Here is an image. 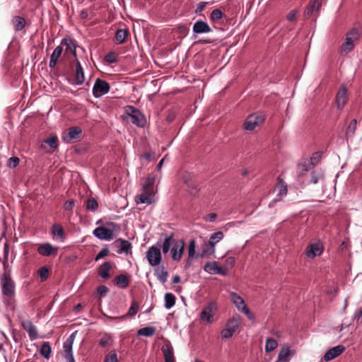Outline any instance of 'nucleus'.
<instances>
[{
	"label": "nucleus",
	"instance_id": "1",
	"mask_svg": "<svg viewBox=\"0 0 362 362\" xmlns=\"http://www.w3.org/2000/svg\"><path fill=\"white\" fill-rule=\"evenodd\" d=\"M361 30L359 28H353L346 34L345 42L340 47L341 54H347L352 51L355 47V42L358 41L361 35Z\"/></svg>",
	"mask_w": 362,
	"mask_h": 362
},
{
	"label": "nucleus",
	"instance_id": "2",
	"mask_svg": "<svg viewBox=\"0 0 362 362\" xmlns=\"http://www.w3.org/2000/svg\"><path fill=\"white\" fill-rule=\"evenodd\" d=\"M1 287L4 298L12 299L15 296V283L9 274L6 273L1 274Z\"/></svg>",
	"mask_w": 362,
	"mask_h": 362
},
{
	"label": "nucleus",
	"instance_id": "3",
	"mask_svg": "<svg viewBox=\"0 0 362 362\" xmlns=\"http://www.w3.org/2000/svg\"><path fill=\"white\" fill-rule=\"evenodd\" d=\"M126 114L130 117L131 122L139 127H144L146 123L144 115L136 107L133 106H127L125 107Z\"/></svg>",
	"mask_w": 362,
	"mask_h": 362
},
{
	"label": "nucleus",
	"instance_id": "4",
	"mask_svg": "<svg viewBox=\"0 0 362 362\" xmlns=\"http://www.w3.org/2000/svg\"><path fill=\"white\" fill-rule=\"evenodd\" d=\"M107 225L109 227H112V228H109L104 226H99L93 230L94 235L100 240H112L113 238V229L117 226V224L110 222L108 223Z\"/></svg>",
	"mask_w": 362,
	"mask_h": 362
},
{
	"label": "nucleus",
	"instance_id": "5",
	"mask_svg": "<svg viewBox=\"0 0 362 362\" xmlns=\"http://www.w3.org/2000/svg\"><path fill=\"white\" fill-rule=\"evenodd\" d=\"M216 310V303L214 301L209 302L201 312L200 318L207 323H211L214 320V314Z\"/></svg>",
	"mask_w": 362,
	"mask_h": 362
},
{
	"label": "nucleus",
	"instance_id": "6",
	"mask_svg": "<svg viewBox=\"0 0 362 362\" xmlns=\"http://www.w3.org/2000/svg\"><path fill=\"white\" fill-rule=\"evenodd\" d=\"M110 85L107 81L103 79L97 78L93 88V95L95 98H100L102 95L107 93L110 90Z\"/></svg>",
	"mask_w": 362,
	"mask_h": 362
},
{
	"label": "nucleus",
	"instance_id": "7",
	"mask_svg": "<svg viewBox=\"0 0 362 362\" xmlns=\"http://www.w3.org/2000/svg\"><path fill=\"white\" fill-rule=\"evenodd\" d=\"M146 258L151 266H157L161 261L160 250L156 246H151L146 252Z\"/></svg>",
	"mask_w": 362,
	"mask_h": 362
},
{
	"label": "nucleus",
	"instance_id": "8",
	"mask_svg": "<svg viewBox=\"0 0 362 362\" xmlns=\"http://www.w3.org/2000/svg\"><path fill=\"white\" fill-rule=\"evenodd\" d=\"M154 197L155 194L153 189H146L142 188L141 193L136 195L134 200L136 204H151L155 201Z\"/></svg>",
	"mask_w": 362,
	"mask_h": 362
},
{
	"label": "nucleus",
	"instance_id": "9",
	"mask_svg": "<svg viewBox=\"0 0 362 362\" xmlns=\"http://www.w3.org/2000/svg\"><path fill=\"white\" fill-rule=\"evenodd\" d=\"M264 117L262 115H251L246 119L244 123V129L247 131H252L256 127L262 124Z\"/></svg>",
	"mask_w": 362,
	"mask_h": 362
},
{
	"label": "nucleus",
	"instance_id": "10",
	"mask_svg": "<svg viewBox=\"0 0 362 362\" xmlns=\"http://www.w3.org/2000/svg\"><path fill=\"white\" fill-rule=\"evenodd\" d=\"M58 146L59 140L57 136L52 135L42 142L40 148L46 152L52 153L57 148Z\"/></svg>",
	"mask_w": 362,
	"mask_h": 362
},
{
	"label": "nucleus",
	"instance_id": "11",
	"mask_svg": "<svg viewBox=\"0 0 362 362\" xmlns=\"http://www.w3.org/2000/svg\"><path fill=\"white\" fill-rule=\"evenodd\" d=\"M185 243L183 240H177L171 248L172 258L175 261H180L185 250Z\"/></svg>",
	"mask_w": 362,
	"mask_h": 362
},
{
	"label": "nucleus",
	"instance_id": "12",
	"mask_svg": "<svg viewBox=\"0 0 362 362\" xmlns=\"http://www.w3.org/2000/svg\"><path fill=\"white\" fill-rule=\"evenodd\" d=\"M74 339V334H71L63 345L64 351L65 352L64 357L68 362H75L72 352Z\"/></svg>",
	"mask_w": 362,
	"mask_h": 362
},
{
	"label": "nucleus",
	"instance_id": "13",
	"mask_svg": "<svg viewBox=\"0 0 362 362\" xmlns=\"http://www.w3.org/2000/svg\"><path fill=\"white\" fill-rule=\"evenodd\" d=\"M81 132V129L78 127H70L66 133H64L63 139L64 141L70 143L73 140L78 139Z\"/></svg>",
	"mask_w": 362,
	"mask_h": 362
},
{
	"label": "nucleus",
	"instance_id": "14",
	"mask_svg": "<svg viewBox=\"0 0 362 362\" xmlns=\"http://www.w3.org/2000/svg\"><path fill=\"white\" fill-rule=\"evenodd\" d=\"M320 7V3L318 0L310 1L305 11V17L308 18H310L313 16L316 17V13H318Z\"/></svg>",
	"mask_w": 362,
	"mask_h": 362
},
{
	"label": "nucleus",
	"instance_id": "15",
	"mask_svg": "<svg viewBox=\"0 0 362 362\" xmlns=\"http://www.w3.org/2000/svg\"><path fill=\"white\" fill-rule=\"evenodd\" d=\"M345 347L342 345H339L329 349L324 356V360L325 361H329L338 356H339L344 351Z\"/></svg>",
	"mask_w": 362,
	"mask_h": 362
},
{
	"label": "nucleus",
	"instance_id": "16",
	"mask_svg": "<svg viewBox=\"0 0 362 362\" xmlns=\"http://www.w3.org/2000/svg\"><path fill=\"white\" fill-rule=\"evenodd\" d=\"M84 72L81 64L78 59H76V70L73 83L76 85H81L84 82Z\"/></svg>",
	"mask_w": 362,
	"mask_h": 362
},
{
	"label": "nucleus",
	"instance_id": "17",
	"mask_svg": "<svg viewBox=\"0 0 362 362\" xmlns=\"http://www.w3.org/2000/svg\"><path fill=\"white\" fill-rule=\"evenodd\" d=\"M348 100L346 88L341 86L337 92L336 96V103L339 109H342Z\"/></svg>",
	"mask_w": 362,
	"mask_h": 362
},
{
	"label": "nucleus",
	"instance_id": "18",
	"mask_svg": "<svg viewBox=\"0 0 362 362\" xmlns=\"http://www.w3.org/2000/svg\"><path fill=\"white\" fill-rule=\"evenodd\" d=\"M38 252L43 256L56 255L57 253V248L53 247L49 243H45L40 245L37 249Z\"/></svg>",
	"mask_w": 362,
	"mask_h": 362
},
{
	"label": "nucleus",
	"instance_id": "19",
	"mask_svg": "<svg viewBox=\"0 0 362 362\" xmlns=\"http://www.w3.org/2000/svg\"><path fill=\"white\" fill-rule=\"evenodd\" d=\"M211 31L210 26L202 21H197L193 25V32L197 34L208 33Z\"/></svg>",
	"mask_w": 362,
	"mask_h": 362
},
{
	"label": "nucleus",
	"instance_id": "20",
	"mask_svg": "<svg viewBox=\"0 0 362 362\" xmlns=\"http://www.w3.org/2000/svg\"><path fill=\"white\" fill-rule=\"evenodd\" d=\"M322 251V248L320 243L311 244L307 248L306 255L309 258H314L316 256L320 255Z\"/></svg>",
	"mask_w": 362,
	"mask_h": 362
},
{
	"label": "nucleus",
	"instance_id": "21",
	"mask_svg": "<svg viewBox=\"0 0 362 362\" xmlns=\"http://www.w3.org/2000/svg\"><path fill=\"white\" fill-rule=\"evenodd\" d=\"M130 282V276L127 274H119L114 280V284L120 288H126Z\"/></svg>",
	"mask_w": 362,
	"mask_h": 362
},
{
	"label": "nucleus",
	"instance_id": "22",
	"mask_svg": "<svg viewBox=\"0 0 362 362\" xmlns=\"http://www.w3.org/2000/svg\"><path fill=\"white\" fill-rule=\"evenodd\" d=\"M112 268V264L110 262H104L98 269V275L102 279H108L110 276V271Z\"/></svg>",
	"mask_w": 362,
	"mask_h": 362
},
{
	"label": "nucleus",
	"instance_id": "23",
	"mask_svg": "<svg viewBox=\"0 0 362 362\" xmlns=\"http://www.w3.org/2000/svg\"><path fill=\"white\" fill-rule=\"evenodd\" d=\"M62 51H63V47L62 45L57 46L54 49L52 54H51L50 60H49V66L50 68L55 67L59 58L62 55Z\"/></svg>",
	"mask_w": 362,
	"mask_h": 362
},
{
	"label": "nucleus",
	"instance_id": "24",
	"mask_svg": "<svg viewBox=\"0 0 362 362\" xmlns=\"http://www.w3.org/2000/svg\"><path fill=\"white\" fill-rule=\"evenodd\" d=\"M61 45L66 47V52H70L75 57H76V45L74 40L65 37L62 40Z\"/></svg>",
	"mask_w": 362,
	"mask_h": 362
},
{
	"label": "nucleus",
	"instance_id": "25",
	"mask_svg": "<svg viewBox=\"0 0 362 362\" xmlns=\"http://www.w3.org/2000/svg\"><path fill=\"white\" fill-rule=\"evenodd\" d=\"M177 240L174 239L173 238V233H171L170 235H168L165 238L163 244L161 245L162 250L164 254H167L170 250V247L174 245V243H175Z\"/></svg>",
	"mask_w": 362,
	"mask_h": 362
},
{
	"label": "nucleus",
	"instance_id": "26",
	"mask_svg": "<svg viewBox=\"0 0 362 362\" xmlns=\"http://www.w3.org/2000/svg\"><path fill=\"white\" fill-rule=\"evenodd\" d=\"M24 329L28 332L29 337L32 341L37 339L38 333L37 328L31 322L24 323Z\"/></svg>",
	"mask_w": 362,
	"mask_h": 362
},
{
	"label": "nucleus",
	"instance_id": "27",
	"mask_svg": "<svg viewBox=\"0 0 362 362\" xmlns=\"http://www.w3.org/2000/svg\"><path fill=\"white\" fill-rule=\"evenodd\" d=\"M119 242L120 243V247L118 250L117 253L121 254L122 252H125L126 254H128L132 249L131 243L128 240L121 238H119L115 241V243Z\"/></svg>",
	"mask_w": 362,
	"mask_h": 362
},
{
	"label": "nucleus",
	"instance_id": "28",
	"mask_svg": "<svg viewBox=\"0 0 362 362\" xmlns=\"http://www.w3.org/2000/svg\"><path fill=\"white\" fill-rule=\"evenodd\" d=\"M240 317L239 316L233 317L228 320L226 327L233 332H235L240 325Z\"/></svg>",
	"mask_w": 362,
	"mask_h": 362
},
{
	"label": "nucleus",
	"instance_id": "29",
	"mask_svg": "<svg viewBox=\"0 0 362 362\" xmlns=\"http://www.w3.org/2000/svg\"><path fill=\"white\" fill-rule=\"evenodd\" d=\"M196 252V242L194 240H191L188 247V258L185 267H189L191 264L192 259L194 257Z\"/></svg>",
	"mask_w": 362,
	"mask_h": 362
},
{
	"label": "nucleus",
	"instance_id": "30",
	"mask_svg": "<svg viewBox=\"0 0 362 362\" xmlns=\"http://www.w3.org/2000/svg\"><path fill=\"white\" fill-rule=\"evenodd\" d=\"M52 233L54 237L64 240L65 238L64 230L63 227L59 224H54L52 228Z\"/></svg>",
	"mask_w": 362,
	"mask_h": 362
},
{
	"label": "nucleus",
	"instance_id": "31",
	"mask_svg": "<svg viewBox=\"0 0 362 362\" xmlns=\"http://www.w3.org/2000/svg\"><path fill=\"white\" fill-rule=\"evenodd\" d=\"M155 275L157 279L161 282L165 283L167 281L168 276V272L165 269L163 266L158 267L155 272Z\"/></svg>",
	"mask_w": 362,
	"mask_h": 362
},
{
	"label": "nucleus",
	"instance_id": "32",
	"mask_svg": "<svg viewBox=\"0 0 362 362\" xmlns=\"http://www.w3.org/2000/svg\"><path fill=\"white\" fill-rule=\"evenodd\" d=\"M325 178L324 172L322 170H313L311 174L310 182L313 184H317L322 182Z\"/></svg>",
	"mask_w": 362,
	"mask_h": 362
},
{
	"label": "nucleus",
	"instance_id": "33",
	"mask_svg": "<svg viewBox=\"0 0 362 362\" xmlns=\"http://www.w3.org/2000/svg\"><path fill=\"white\" fill-rule=\"evenodd\" d=\"M275 189L278 191L279 196H285L288 192L287 185L285 182H284L282 179L279 177L278 182L276 185Z\"/></svg>",
	"mask_w": 362,
	"mask_h": 362
},
{
	"label": "nucleus",
	"instance_id": "34",
	"mask_svg": "<svg viewBox=\"0 0 362 362\" xmlns=\"http://www.w3.org/2000/svg\"><path fill=\"white\" fill-rule=\"evenodd\" d=\"M230 298L238 310L240 311L243 305H245L243 298L234 292L230 293Z\"/></svg>",
	"mask_w": 362,
	"mask_h": 362
},
{
	"label": "nucleus",
	"instance_id": "35",
	"mask_svg": "<svg viewBox=\"0 0 362 362\" xmlns=\"http://www.w3.org/2000/svg\"><path fill=\"white\" fill-rule=\"evenodd\" d=\"M129 31L127 29H119L116 32L115 39L119 44H122L126 41Z\"/></svg>",
	"mask_w": 362,
	"mask_h": 362
},
{
	"label": "nucleus",
	"instance_id": "36",
	"mask_svg": "<svg viewBox=\"0 0 362 362\" xmlns=\"http://www.w3.org/2000/svg\"><path fill=\"white\" fill-rule=\"evenodd\" d=\"M176 298L171 293H166L165 294V307L167 309H170L175 304Z\"/></svg>",
	"mask_w": 362,
	"mask_h": 362
},
{
	"label": "nucleus",
	"instance_id": "37",
	"mask_svg": "<svg viewBox=\"0 0 362 362\" xmlns=\"http://www.w3.org/2000/svg\"><path fill=\"white\" fill-rule=\"evenodd\" d=\"M156 328L153 327H146L138 330L137 334L145 337H152L156 332Z\"/></svg>",
	"mask_w": 362,
	"mask_h": 362
},
{
	"label": "nucleus",
	"instance_id": "38",
	"mask_svg": "<svg viewBox=\"0 0 362 362\" xmlns=\"http://www.w3.org/2000/svg\"><path fill=\"white\" fill-rule=\"evenodd\" d=\"M223 238V233L221 231H217L214 233H213L209 240V242L210 243L211 247H213V245L215 246V245L218 243L220 240H221Z\"/></svg>",
	"mask_w": 362,
	"mask_h": 362
},
{
	"label": "nucleus",
	"instance_id": "39",
	"mask_svg": "<svg viewBox=\"0 0 362 362\" xmlns=\"http://www.w3.org/2000/svg\"><path fill=\"white\" fill-rule=\"evenodd\" d=\"M51 346L49 342H44L40 349V354L45 358L48 359L50 357L51 354Z\"/></svg>",
	"mask_w": 362,
	"mask_h": 362
},
{
	"label": "nucleus",
	"instance_id": "40",
	"mask_svg": "<svg viewBox=\"0 0 362 362\" xmlns=\"http://www.w3.org/2000/svg\"><path fill=\"white\" fill-rule=\"evenodd\" d=\"M214 252L215 246L213 245V247H211L210 243L208 241V243H205V245H204L200 255L201 257L211 255L214 254Z\"/></svg>",
	"mask_w": 362,
	"mask_h": 362
},
{
	"label": "nucleus",
	"instance_id": "41",
	"mask_svg": "<svg viewBox=\"0 0 362 362\" xmlns=\"http://www.w3.org/2000/svg\"><path fill=\"white\" fill-rule=\"evenodd\" d=\"M277 341L272 339L268 338L266 340L265 351L266 352H271L277 347Z\"/></svg>",
	"mask_w": 362,
	"mask_h": 362
},
{
	"label": "nucleus",
	"instance_id": "42",
	"mask_svg": "<svg viewBox=\"0 0 362 362\" xmlns=\"http://www.w3.org/2000/svg\"><path fill=\"white\" fill-rule=\"evenodd\" d=\"M223 13L221 10L216 8L214 9L210 16V19L214 22H217L223 18Z\"/></svg>",
	"mask_w": 362,
	"mask_h": 362
},
{
	"label": "nucleus",
	"instance_id": "43",
	"mask_svg": "<svg viewBox=\"0 0 362 362\" xmlns=\"http://www.w3.org/2000/svg\"><path fill=\"white\" fill-rule=\"evenodd\" d=\"M218 263L216 262H209L204 265V270L210 274H214L216 270Z\"/></svg>",
	"mask_w": 362,
	"mask_h": 362
},
{
	"label": "nucleus",
	"instance_id": "44",
	"mask_svg": "<svg viewBox=\"0 0 362 362\" xmlns=\"http://www.w3.org/2000/svg\"><path fill=\"white\" fill-rule=\"evenodd\" d=\"M139 310V304L135 301L133 300L132 302L131 306L128 310V312L126 313L127 317H133L134 316Z\"/></svg>",
	"mask_w": 362,
	"mask_h": 362
},
{
	"label": "nucleus",
	"instance_id": "45",
	"mask_svg": "<svg viewBox=\"0 0 362 362\" xmlns=\"http://www.w3.org/2000/svg\"><path fill=\"white\" fill-rule=\"evenodd\" d=\"M86 207V209L94 211L98 207V202L95 199H88Z\"/></svg>",
	"mask_w": 362,
	"mask_h": 362
},
{
	"label": "nucleus",
	"instance_id": "46",
	"mask_svg": "<svg viewBox=\"0 0 362 362\" xmlns=\"http://www.w3.org/2000/svg\"><path fill=\"white\" fill-rule=\"evenodd\" d=\"M12 23L16 30H23V17L15 16L12 20Z\"/></svg>",
	"mask_w": 362,
	"mask_h": 362
},
{
	"label": "nucleus",
	"instance_id": "47",
	"mask_svg": "<svg viewBox=\"0 0 362 362\" xmlns=\"http://www.w3.org/2000/svg\"><path fill=\"white\" fill-rule=\"evenodd\" d=\"M155 183L154 177H148L143 184L142 188L146 189H153Z\"/></svg>",
	"mask_w": 362,
	"mask_h": 362
},
{
	"label": "nucleus",
	"instance_id": "48",
	"mask_svg": "<svg viewBox=\"0 0 362 362\" xmlns=\"http://www.w3.org/2000/svg\"><path fill=\"white\" fill-rule=\"evenodd\" d=\"M49 271L47 267H41L38 271L39 276L41 279V281H45L49 276Z\"/></svg>",
	"mask_w": 362,
	"mask_h": 362
},
{
	"label": "nucleus",
	"instance_id": "49",
	"mask_svg": "<svg viewBox=\"0 0 362 362\" xmlns=\"http://www.w3.org/2000/svg\"><path fill=\"white\" fill-rule=\"evenodd\" d=\"M19 163V158L16 156H12L8 159L6 165L9 168H15L18 165Z\"/></svg>",
	"mask_w": 362,
	"mask_h": 362
},
{
	"label": "nucleus",
	"instance_id": "50",
	"mask_svg": "<svg viewBox=\"0 0 362 362\" xmlns=\"http://www.w3.org/2000/svg\"><path fill=\"white\" fill-rule=\"evenodd\" d=\"M105 60L109 64L116 63L117 62V56L115 52H110L105 55Z\"/></svg>",
	"mask_w": 362,
	"mask_h": 362
},
{
	"label": "nucleus",
	"instance_id": "51",
	"mask_svg": "<svg viewBox=\"0 0 362 362\" xmlns=\"http://www.w3.org/2000/svg\"><path fill=\"white\" fill-rule=\"evenodd\" d=\"M185 184L187 185V186L189 188L192 189V191H190V193L194 196L197 191V187L196 184L192 180H186Z\"/></svg>",
	"mask_w": 362,
	"mask_h": 362
},
{
	"label": "nucleus",
	"instance_id": "52",
	"mask_svg": "<svg viewBox=\"0 0 362 362\" xmlns=\"http://www.w3.org/2000/svg\"><path fill=\"white\" fill-rule=\"evenodd\" d=\"M110 253V250L107 247L103 248L98 254L96 255L95 260L98 261L100 259L107 257Z\"/></svg>",
	"mask_w": 362,
	"mask_h": 362
},
{
	"label": "nucleus",
	"instance_id": "53",
	"mask_svg": "<svg viewBox=\"0 0 362 362\" xmlns=\"http://www.w3.org/2000/svg\"><path fill=\"white\" fill-rule=\"evenodd\" d=\"M234 333L235 332H233L226 326V328L221 331V335L223 339H229L233 335Z\"/></svg>",
	"mask_w": 362,
	"mask_h": 362
},
{
	"label": "nucleus",
	"instance_id": "54",
	"mask_svg": "<svg viewBox=\"0 0 362 362\" xmlns=\"http://www.w3.org/2000/svg\"><path fill=\"white\" fill-rule=\"evenodd\" d=\"M242 313H243L249 320H254L255 315L253 313H251L250 309L247 307L246 305H243V307H242L241 310Z\"/></svg>",
	"mask_w": 362,
	"mask_h": 362
},
{
	"label": "nucleus",
	"instance_id": "55",
	"mask_svg": "<svg viewBox=\"0 0 362 362\" xmlns=\"http://www.w3.org/2000/svg\"><path fill=\"white\" fill-rule=\"evenodd\" d=\"M356 124H357V120L356 119H354L350 124L349 125V127H347V129H346V134H354L356 129Z\"/></svg>",
	"mask_w": 362,
	"mask_h": 362
},
{
	"label": "nucleus",
	"instance_id": "56",
	"mask_svg": "<svg viewBox=\"0 0 362 362\" xmlns=\"http://www.w3.org/2000/svg\"><path fill=\"white\" fill-rule=\"evenodd\" d=\"M321 158V153L320 152H315L313 154L312 157L310 158V163L313 165H315L317 164L320 159Z\"/></svg>",
	"mask_w": 362,
	"mask_h": 362
},
{
	"label": "nucleus",
	"instance_id": "57",
	"mask_svg": "<svg viewBox=\"0 0 362 362\" xmlns=\"http://www.w3.org/2000/svg\"><path fill=\"white\" fill-rule=\"evenodd\" d=\"M110 341H111V337H109V336H104V337H103L100 339L99 344H100V345L102 347H106L107 346L109 345Z\"/></svg>",
	"mask_w": 362,
	"mask_h": 362
},
{
	"label": "nucleus",
	"instance_id": "58",
	"mask_svg": "<svg viewBox=\"0 0 362 362\" xmlns=\"http://www.w3.org/2000/svg\"><path fill=\"white\" fill-rule=\"evenodd\" d=\"M162 351L164 354L165 360L166 358H169L173 356V353L172 349H170L168 346L163 347Z\"/></svg>",
	"mask_w": 362,
	"mask_h": 362
},
{
	"label": "nucleus",
	"instance_id": "59",
	"mask_svg": "<svg viewBox=\"0 0 362 362\" xmlns=\"http://www.w3.org/2000/svg\"><path fill=\"white\" fill-rule=\"evenodd\" d=\"M104 362H117V356L116 353H111L105 356Z\"/></svg>",
	"mask_w": 362,
	"mask_h": 362
},
{
	"label": "nucleus",
	"instance_id": "60",
	"mask_svg": "<svg viewBox=\"0 0 362 362\" xmlns=\"http://www.w3.org/2000/svg\"><path fill=\"white\" fill-rule=\"evenodd\" d=\"M75 206L74 201L73 199H70L66 201L64 204V209L66 211H71Z\"/></svg>",
	"mask_w": 362,
	"mask_h": 362
},
{
	"label": "nucleus",
	"instance_id": "61",
	"mask_svg": "<svg viewBox=\"0 0 362 362\" xmlns=\"http://www.w3.org/2000/svg\"><path fill=\"white\" fill-rule=\"evenodd\" d=\"M97 291L101 296H104L108 293L109 289L105 286L102 285L98 287Z\"/></svg>",
	"mask_w": 362,
	"mask_h": 362
},
{
	"label": "nucleus",
	"instance_id": "62",
	"mask_svg": "<svg viewBox=\"0 0 362 362\" xmlns=\"http://www.w3.org/2000/svg\"><path fill=\"white\" fill-rule=\"evenodd\" d=\"M308 170V169L306 167L305 164L300 163V164L298 165V172L299 173L300 175H302L304 173V172H306Z\"/></svg>",
	"mask_w": 362,
	"mask_h": 362
},
{
	"label": "nucleus",
	"instance_id": "63",
	"mask_svg": "<svg viewBox=\"0 0 362 362\" xmlns=\"http://www.w3.org/2000/svg\"><path fill=\"white\" fill-rule=\"evenodd\" d=\"M207 4V2H200L195 10V13L197 14L200 13L204 9Z\"/></svg>",
	"mask_w": 362,
	"mask_h": 362
},
{
	"label": "nucleus",
	"instance_id": "64",
	"mask_svg": "<svg viewBox=\"0 0 362 362\" xmlns=\"http://www.w3.org/2000/svg\"><path fill=\"white\" fill-rule=\"evenodd\" d=\"M296 19V11H291V12H289V13L288 14L287 16V20L288 21H294Z\"/></svg>",
	"mask_w": 362,
	"mask_h": 362
}]
</instances>
